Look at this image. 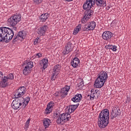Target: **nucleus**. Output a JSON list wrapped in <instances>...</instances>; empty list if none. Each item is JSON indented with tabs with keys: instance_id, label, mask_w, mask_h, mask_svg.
<instances>
[{
	"instance_id": "nucleus-1",
	"label": "nucleus",
	"mask_w": 131,
	"mask_h": 131,
	"mask_svg": "<svg viewBox=\"0 0 131 131\" xmlns=\"http://www.w3.org/2000/svg\"><path fill=\"white\" fill-rule=\"evenodd\" d=\"M78 106H79V104L77 103L76 105H71L67 106V107L66 108V113L61 114L57 118V123L60 124H64L65 122L68 121L71 118V116L70 115V114H71V113H73L74 111H75Z\"/></svg>"
},
{
	"instance_id": "nucleus-2",
	"label": "nucleus",
	"mask_w": 131,
	"mask_h": 131,
	"mask_svg": "<svg viewBox=\"0 0 131 131\" xmlns=\"http://www.w3.org/2000/svg\"><path fill=\"white\" fill-rule=\"evenodd\" d=\"M14 37V31L8 27H0V42H10Z\"/></svg>"
},
{
	"instance_id": "nucleus-3",
	"label": "nucleus",
	"mask_w": 131,
	"mask_h": 131,
	"mask_svg": "<svg viewBox=\"0 0 131 131\" xmlns=\"http://www.w3.org/2000/svg\"><path fill=\"white\" fill-rule=\"evenodd\" d=\"M109 110L104 109L99 114L98 121V126L100 128H105L109 123Z\"/></svg>"
},
{
	"instance_id": "nucleus-4",
	"label": "nucleus",
	"mask_w": 131,
	"mask_h": 131,
	"mask_svg": "<svg viewBox=\"0 0 131 131\" xmlns=\"http://www.w3.org/2000/svg\"><path fill=\"white\" fill-rule=\"evenodd\" d=\"M108 79V75L105 71H101L98 74V77L96 78L94 85L97 89H101L102 86H104L105 82L107 81Z\"/></svg>"
},
{
	"instance_id": "nucleus-5",
	"label": "nucleus",
	"mask_w": 131,
	"mask_h": 131,
	"mask_svg": "<svg viewBox=\"0 0 131 131\" xmlns=\"http://www.w3.org/2000/svg\"><path fill=\"white\" fill-rule=\"evenodd\" d=\"M21 21V15L19 14H14L10 17L7 20V22L10 26L14 27L16 26L19 22Z\"/></svg>"
},
{
	"instance_id": "nucleus-6",
	"label": "nucleus",
	"mask_w": 131,
	"mask_h": 131,
	"mask_svg": "<svg viewBox=\"0 0 131 131\" xmlns=\"http://www.w3.org/2000/svg\"><path fill=\"white\" fill-rule=\"evenodd\" d=\"M33 68V62L28 61L23 67V73L24 75H28L31 73V70Z\"/></svg>"
},
{
	"instance_id": "nucleus-7",
	"label": "nucleus",
	"mask_w": 131,
	"mask_h": 131,
	"mask_svg": "<svg viewBox=\"0 0 131 131\" xmlns=\"http://www.w3.org/2000/svg\"><path fill=\"white\" fill-rule=\"evenodd\" d=\"M26 32L25 31H21L18 33L17 34H15L13 37L12 42L14 43L16 41L20 40L22 41L26 37Z\"/></svg>"
},
{
	"instance_id": "nucleus-8",
	"label": "nucleus",
	"mask_w": 131,
	"mask_h": 131,
	"mask_svg": "<svg viewBox=\"0 0 131 131\" xmlns=\"http://www.w3.org/2000/svg\"><path fill=\"white\" fill-rule=\"evenodd\" d=\"M93 14L94 11H93L92 9H88L87 10H86V11L84 12L83 18L81 20V23L83 24L86 23V21L90 20L91 17L93 16Z\"/></svg>"
},
{
	"instance_id": "nucleus-9",
	"label": "nucleus",
	"mask_w": 131,
	"mask_h": 131,
	"mask_svg": "<svg viewBox=\"0 0 131 131\" xmlns=\"http://www.w3.org/2000/svg\"><path fill=\"white\" fill-rule=\"evenodd\" d=\"M26 94V88L25 86L20 87L17 90H16L14 97L15 99H18V98H23V96Z\"/></svg>"
},
{
	"instance_id": "nucleus-10",
	"label": "nucleus",
	"mask_w": 131,
	"mask_h": 131,
	"mask_svg": "<svg viewBox=\"0 0 131 131\" xmlns=\"http://www.w3.org/2000/svg\"><path fill=\"white\" fill-rule=\"evenodd\" d=\"M60 65L57 64L56 66H55L53 69V72L51 75V80H55L56 78H57V76H58V75L59 73H60Z\"/></svg>"
},
{
	"instance_id": "nucleus-11",
	"label": "nucleus",
	"mask_w": 131,
	"mask_h": 131,
	"mask_svg": "<svg viewBox=\"0 0 131 131\" xmlns=\"http://www.w3.org/2000/svg\"><path fill=\"white\" fill-rule=\"evenodd\" d=\"M96 22L92 21L85 25L83 28V31H90L91 30H94L96 28Z\"/></svg>"
},
{
	"instance_id": "nucleus-12",
	"label": "nucleus",
	"mask_w": 131,
	"mask_h": 131,
	"mask_svg": "<svg viewBox=\"0 0 131 131\" xmlns=\"http://www.w3.org/2000/svg\"><path fill=\"white\" fill-rule=\"evenodd\" d=\"M71 89L70 85H66L64 88L61 89L60 91V99H64L68 95V92H69Z\"/></svg>"
},
{
	"instance_id": "nucleus-13",
	"label": "nucleus",
	"mask_w": 131,
	"mask_h": 131,
	"mask_svg": "<svg viewBox=\"0 0 131 131\" xmlns=\"http://www.w3.org/2000/svg\"><path fill=\"white\" fill-rule=\"evenodd\" d=\"M95 5V0H86L83 5V9L85 11L91 10L92 7Z\"/></svg>"
},
{
	"instance_id": "nucleus-14",
	"label": "nucleus",
	"mask_w": 131,
	"mask_h": 131,
	"mask_svg": "<svg viewBox=\"0 0 131 131\" xmlns=\"http://www.w3.org/2000/svg\"><path fill=\"white\" fill-rule=\"evenodd\" d=\"M121 113H120V109L118 107H114L112 111V114L111 115V119H114L115 117L119 116Z\"/></svg>"
},
{
	"instance_id": "nucleus-15",
	"label": "nucleus",
	"mask_w": 131,
	"mask_h": 131,
	"mask_svg": "<svg viewBox=\"0 0 131 131\" xmlns=\"http://www.w3.org/2000/svg\"><path fill=\"white\" fill-rule=\"evenodd\" d=\"M65 48V49L62 51V54L64 56L66 55H68V54L73 51V46H72V43L71 42H68Z\"/></svg>"
},
{
	"instance_id": "nucleus-16",
	"label": "nucleus",
	"mask_w": 131,
	"mask_h": 131,
	"mask_svg": "<svg viewBox=\"0 0 131 131\" xmlns=\"http://www.w3.org/2000/svg\"><path fill=\"white\" fill-rule=\"evenodd\" d=\"M112 36H113V34L110 31H105L102 34V37L104 40L109 41Z\"/></svg>"
},
{
	"instance_id": "nucleus-17",
	"label": "nucleus",
	"mask_w": 131,
	"mask_h": 131,
	"mask_svg": "<svg viewBox=\"0 0 131 131\" xmlns=\"http://www.w3.org/2000/svg\"><path fill=\"white\" fill-rule=\"evenodd\" d=\"M49 29V27L48 26H43L37 29V33L40 36H42V35H45V33L47 32V30Z\"/></svg>"
},
{
	"instance_id": "nucleus-18",
	"label": "nucleus",
	"mask_w": 131,
	"mask_h": 131,
	"mask_svg": "<svg viewBox=\"0 0 131 131\" xmlns=\"http://www.w3.org/2000/svg\"><path fill=\"white\" fill-rule=\"evenodd\" d=\"M98 92H99V91L98 90H95V92H94V90H91V95H88L87 96L88 99H89V100H91L92 101H93V100L95 99H97L98 98H99V95L98 94Z\"/></svg>"
},
{
	"instance_id": "nucleus-19",
	"label": "nucleus",
	"mask_w": 131,
	"mask_h": 131,
	"mask_svg": "<svg viewBox=\"0 0 131 131\" xmlns=\"http://www.w3.org/2000/svg\"><path fill=\"white\" fill-rule=\"evenodd\" d=\"M8 85H9V80L6 78V76H4L0 81V87L4 88H7Z\"/></svg>"
},
{
	"instance_id": "nucleus-20",
	"label": "nucleus",
	"mask_w": 131,
	"mask_h": 131,
	"mask_svg": "<svg viewBox=\"0 0 131 131\" xmlns=\"http://www.w3.org/2000/svg\"><path fill=\"white\" fill-rule=\"evenodd\" d=\"M49 64V59L47 58H45L42 59L40 62V65L41 66L42 68L45 70L48 68V65Z\"/></svg>"
},
{
	"instance_id": "nucleus-21",
	"label": "nucleus",
	"mask_w": 131,
	"mask_h": 131,
	"mask_svg": "<svg viewBox=\"0 0 131 131\" xmlns=\"http://www.w3.org/2000/svg\"><path fill=\"white\" fill-rule=\"evenodd\" d=\"M80 63V60L77 57H75L71 62V64L74 68H77Z\"/></svg>"
},
{
	"instance_id": "nucleus-22",
	"label": "nucleus",
	"mask_w": 131,
	"mask_h": 131,
	"mask_svg": "<svg viewBox=\"0 0 131 131\" xmlns=\"http://www.w3.org/2000/svg\"><path fill=\"white\" fill-rule=\"evenodd\" d=\"M81 99H82L81 94H77L72 98L71 100L73 101L74 103H78V102L81 101Z\"/></svg>"
},
{
	"instance_id": "nucleus-23",
	"label": "nucleus",
	"mask_w": 131,
	"mask_h": 131,
	"mask_svg": "<svg viewBox=\"0 0 131 131\" xmlns=\"http://www.w3.org/2000/svg\"><path fill=\"white\" fill-rule=\"evenodd\" d=\"M53 106H54V102L51 101L48 104L45 111L46 114H50L52 112Z\"/></svg>"
},
{
	"instance_id": "nucleus-24",
	"label": "nucleus",
	"mask_w": 131,
	"mask_h": 131,
	"mask_svg": "<svg viewBox=\"0 0 131 131\" xmlns=\"http://www.w3.org/2000/svg\"><path fill=\"white\" fill-rule=\"evenodd\" d=\"M12 107L14 110H18V109L21 108L22 107L20 104L17 101V100H13L12 103Z\"/></svg>"
},
{
	"instance_id": "nucleus-25",
	"label": "nucleus",
	"mask_w": 131,
	"mask_h": 131,
	"mask_svg": "<svg viewBox=\"0 0 131 131\" xmlns=\"http://www.w3.org/2000/svg\"><path fill=\"white\" fill-rule=\"evenodd\" d=\"M95 4L98 6V7H106V2L104 0H95Z\"/></svg>"
},
{
	"instance_id": "nucleus-26",
	"label": "nucleus",
	"mask_w": 131,
	"mask_h": 131,
	"mask_svg": "<svg viewBox=\"0 0 131 131\" xmlns=\"http://www.w3.org/2000/svg\"><path fill=\"white\" fill-rule=\"evenodd\" d=\"M43 125L45 128H48L51 123V119L48 118H45L43 120Z\"/></svg>"
},
{
	"instance_id": "nucleus-27",
	"label": "nucleus",
	"mask_w": 131,
	"mask_h": 131,
	"mask_svg": "<svg viewBox=\"0 0 131 131\" xmlns=\"http://www.w3.org/2000/svg\"><path fill=\"white\" fill-rule=\"evenodd\" d=\"M50 17V14L49 13H44L40 16V21L41 22H46L48 18Z\"/></svg>"
},
{
	"instance_id": "nucleus-28",
	"label": "nucleus",
	"mask_w": 131,
	"mask_h": 131,
	"mask_svg": "<svg viewBox=\"0 0 131 131\" xmlns=\"http://www.w3.org/2000/svg\"><path fill=\"white\" fill-rule=\"evenodd\" d=\"M15 100H17V102H18L19 103V105H20V106L21 107L25 108V102H24V98L19 97Z\"/></svg>"
},
{
	"instance_id": "nucleus-29",
	"label": "nucleus",
	"mask_w": 131,
	"mask_h": 131,
	"mask_svg": "<svg viewBox=\"0 0 131 131\" xmlns=\"http://www.w3.org/2000/svg\"><path fill=\"white\" fill-rule=\"evenodd\" d=\"M106 49L108 50H112L113 52H116L117 51V46L115 45H107L105 46Z\"/></svg>"
},
{
	"instance_id": "nucleus-30",
	"label": "nucleus",
	"mask_w": 131,
	"mask_h": 131,
	"mask_svg": "<svg viewBox=\"0 0 131 131\" xmlns=\"http://www.w3.org/2000/svg\"><path fill=\"white\" fill-rule=\"evenodd\" d=\"M80 30H81V25L79 24L77 27L74 29V31H73V34L74 35H76V34L77 33H78V32H79V31H80Z\"/></svg>"
},
{
	"instance_id": "nucleus-31",
	"label": "nucleus",
	"mask_w": 131,
	"mask_h": 131,
	"mask_svg": "<svg viewBox=\"0 0 131 131\" xmlns=\"http://www.w3.org/2000/svg\"><path fill=\"white\" fill-rule=\"evenodd\" d=\"M6 78L8 80V81L9 80H13V79H14V74L10 73L6 76Z\"/></svg>"
},
{
	"instance_id": "nucleus-32",
	"label": "nucleus",
	"mask_w": 131,
	"mask_h": 131,
	"mask_svg": "<svg viewBox=\"0 0 131 131\" xmlns=\"http://www.w3.org/2000/svg\"><path fill=\"white\" fill-rule=\"evenodd\" d=\"M29 101H30V98L29 97H27L25 99H24V103H25V107L28 105V103H29Z\"/></svg>"
},
{
	"instance_id": "nucleus-33",
	"label": "nucleus",
	"mask_w": 131,
	"mask_h": 131,
	"mask_svg": "<svg viewBox=\"0 0 131 131\" xmlns=\"http://www.w3.org/2000/svg\"><path fill=\"white\" fill-rule=\"evenodd\" d=\"M38 42H39V38L37 37L34 41V45L37 46V45H38Z\"/></svg>"
},
{
	"instance_id": "nucleus-34",
	"label": "nucleus",
	"mask_w": 131,
	"mask_h": 131,
	"mask_svg": "<svg viewBox=\"0 0 131 131\" xmlns=\"http://www.w3.org/2000/svg\"><path fill=\"white\" fill-rule=\"evenodd\" d=\"M84 86V84L83 82V81H81L78 84V88H79V89H81V88H82V86Z\"/></svg>"
},
{
	"instance_id": "nucleus-35",
	"label": "nucleus",
	"mask_w": 131,
	"mask_h": 131,
	"mask_svg": "<svg viewBox=\"0 0 131 131\" xmlns=\"http://www.w3.org/2000/svg\"><path fill=\"white\" fill-rule=\"evenodd\" d=\"M30 122V119H29L26 123V124H25V127L26 128H28V127H29V123Z\"/></svg>"
},
{
	"instance_id": "nucleus-36",
	"label": "nucleus",
	"mask_w": 131,
	"mask_h": 131,
	"mask_svg": "<svg viewBox=\"0 0 131 131\" xmlns=\"http://www.w3.org/2000/svg\"><path fill=\"white\" fill-rule=\"evenodd\" d=\"M43 0H34V3L35 5H39L40 3H42Z\"/></svg>"
},
{
	"instance_id": "nucleus-37",
	"label": "nucleus",
	"mask_w": 131,
	"mask_h": 131,
	"mask_svg": "<svg viewBox=\"0 0 131 131\" xmlns=\"http://www.w3.org/2000/svg\"><path fill=\"white\" fill-rule=\"evenodd\" d=\"M54 96L55 97H56V98H58V99H61V98L60 97V92H55V93L54 94Z\"/></svg>"
},
{
	"instance_id": "nucleus-38",
	"label": "nucleus",
	"mask_w": 131,
	"mask_h": 131,
	"mask_svg": "<svg viewBox=\"0 0 131 131\" xmlns=\"http://www.w3.org/2000/svg\"><path fill=\"white\" fill-rule=\"evenodd\" d=\"M35 57L36 58H41V57H42V54H41V53H37V54H36Z\"/></svg>"
},
{
	"instance_id": "nucleus-39",
	"label": "nucleus",
	"mask_w": 131,
	"mask_h": 131,
	"mask_svg": "<svg viewBox=\"0 0 131 131\" xmlns=\"http://www.w3.org/2000/svg\"><path fill=\"white\" fill-rule=\"evenodd\" d=\"M126 103H130V99L129 98H127V100H126Z\"/></svg>"
},
{
	"instance_id": "nucleus-40",
	"label": "nucleus",
	"mask_w": 131,
	"mask_h": 131,
	"mask_svg": "<svg viewBox=\"0 0 131 131\" xmlns=\"http://www.w3.org/2000/svg\"><path fill=\"white\" fill-rule=\"evenodd\" d=\"M3 72H0V77H3Z\"/></svg>"
},
{
	"instance_id": "nucleus-41",
	"label": "nucleus",
	"mask_w": 131,
	"mask_h": 131,
	"mask_svg": "<svg viewBox=\"0 0 131 131\" xmlns=\"http://www.w3.org/2000/svg\"><path fill=\"white\" fill-rule=\"evenodd\" d=\"M13 27V30H17V28L16 27H15V26H14V27Z\"/></svg>"
},
{
	"instance_id": "nucleus-42",
	"label": "nucleus",
	"mask_w": 131,
	"mask_h": 131,
	"mask_svg": "<svg viewBox=\"0 0 131 131\" xmlns=\"http://www.w3.org/2000/svg\"><path fill=\"white\" fill-rule=\"evenodd\" d=\"M67 2H72L73 0H66Z\"/></svg>"
}]
</instances>
